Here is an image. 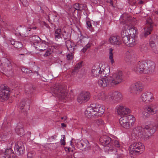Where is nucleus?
Returning <instances> with one entry per match:
<instances>
[{"label":"nucleus","mask_w":158,"mask_h":158,"mask_svg":"<svg viewBox=\"0 0 158 158\" xmlns=\"http://www.w3.org/2000/svg\"><path fill=\"white\" fill-rule=\"evenodd\" d=\"M52 93L60 99H66L68 94L67 90L61 84H56L52 89Z\"/></svg>","instance_id":"nucleus-6"},{"label":"nucleus","mask_w":158,"mask_h":158,"mask_svg":"<svg viewBox=\"0 0 158 158\" xmlns=\"http://www.w3.org/2000/svg\"><path fill=\"white\" fill-rule=\"evenodd\" d=\"M82 62L81 61L76 64L74 69L73 70V72H77L79 69L82 66Z\"/></svg>","instance_id":"nucleus-38"},{"label":"nucleus","mask_w":158,"mask_h":158,"mask_svg":"<svg viewBox=\"0 0 158 158\" xmlns=\"http://www.w3.org/2000/svg\"><path fill=\"white\" fill-rule=\"evenodd\" d=\"M117 111L118 114L124 115L130 113L131 110L125 106L119 105L117 108Z\"/></svg>","instance_id":"nucleus-21"},{"label":"nucleus","mask_w":158,"mask_h":158,"mask_svg":"<svg viewBox=\"0 0 158 158\" xmlns=\"http://www.w3.org/2000/svg\"><path fill=\"white\" fill-rule=\"evenodd\" d=\"M158 110V106L156 104H152L144 107L142 112L143 116L144 118L149 117L151 115L154 114Z\"/></svg>","instance_id":"nucleus-9"},{"label":"nucleus","mask_w":158,"mask_h":158,"mask_svg":"<svg viewBox=\"0 0 158 158\" xmlns=\"http://www.w3.org/2000/svg\"><path fill=\"white\" fill-rule=\"evenodd\" d=\"M140 51L143 52H147L148 50V47L146 44L141 45L140 47Z\"/></svg>","instance_id":"nucleus-42"},{"label":"nucleus","mask_w":158,"mask_h":158,"mask_svg":"<svg viewBox=\"0 0 158 158\" xmlns=\"http://www.w3.org/2000/svg\"><path fill=\"white\" fill-rule=\"evenodd\" d=\"M124 20V26L121 32L122 37L129 35H134L136 31L135 28L132 27L131 25L133 24L134 22L131 17L129 16L126 14L122 15L120 18L121 21L123 22Z\"/></svg>","instance_id":"nucleus-3"},{"label":"nucleus","mask_w":158,"mask_h":158,"mask_svg":"<svg viewBox=\"0 0 158 158\" xmlns=\"http://www.w3.org/2000/svg\"><path fill=\"white\" fill-rule=\"evenodd\" d=\"M15 131L17 134L20 136H21L24 135V131L23 128V125L22 122H19L18 123L15 129Z\"/></svg>","instance_id":"nucleus-24"},{"label":"nucleus","mask_w":158,"mask_h":158,"mask_svg":"<svg viewBox=\"0 0 158 158\" xmlns=\"http://www.w3.org/2000/svg\"><path fill=\"white\" fill-rule=\"evenodd\" d=\"M140 98L143 102L147 103L152 102L154 99V97L152 93L148 92L143 93Z\"/></svg>","instance_id":"nucleus-19"},{"label":"nucleus","mask_w":158,"mask_h":158,"mask_svg":"<svg viewBox=\"0 0 158 158\" xmlns=\"http://www.w3.org/2000/svg\"><path fill=\"white\" fill-rule=\"evenodd\" d=\"M6 157L5 152L0 153V158H6Z\"/></svg>","instance_id":"nucleus-60"},{"label":"nucleus","mask_w":158,"mask_h":158,"mask_svg":"<svg viewBox=\"0 0 158 158\" xmlns=\"http://www.w3.org/2000/svg\"><path fill=\"white\" fill-rule=\"evenodd\" d=\"M70 53L67 56V58L68 60H71L73 58V52H73H70Z\"/></svg>","instance_id":"nucleus-53"},{"label":"nucleus","mask_w":158,"mask_h":158,"mask_svg":"<svg viewBox=\"0 0 158 158\" xmlns=\"http://www.w3.org/2000/svg\"><path fill=\"white\" fill-rule=\"evenodd\" d=\"M155 65L152 61H139L135 65L133 69L137 73L151 74L154 71Z\"/></svg>","instance_id":"nucleus-4"},{"label":"nucleus","mask_w":158,"mask_h":158,"mask_svg":"<svg viewBox=\"0 0 158 158\" xmlns=\"http://www.w3.org/2000/svg\"><path fill=\"white\" fill-rule=\"evenodd\" d=\"M20 2L25 6H27L28 4L27 0H20Z\"/></svg>","instance_id":"nucleus-56"},{"label":"nucleus","mask_w":158,"mask_h":158,"mask_svg":"<svg viewBox=\"0 0 158 158\" xmlns=\"http://www.w3.org/2000/svg\"><path fill=\"white\" fill-rule=\"evenodd\" d=\"M38 45L39 46V48H38L37 46L35 47V48L36 49H37V50L40 52L46 50L48 47L47 42L45 41H42L41 42L40 41Z\"/></svg>","instance_id":"nucleus-26"},{"label":"nucleus","mask_w":158,"mask_h":158,"mask_svg":"<svg viewBox=\"0 0 158 158\" xmlns=\"http://www.w3.org/2000/svg\"><path fill=\"white\" fill-rule=\"evenodd\" d=\"M62 32L60 29H57L55 31L54 35L55 39H59L61 38V36Z\"/></svg>","instance_id":"nucleus-36"},{"label":"nucleus","mask_w":158,"mask_h":158,"mask_svg":"<svg viewBox=\"0 0 158 158\" xmlns=\"http://www.w3.org/2000/svg\"><path fill=\"white\" fill-rule=\"evenodd\" d=\"M64 149L65 151L68 152L67 153H70L72 152V153L73 150H71V149L69 147H65L64 148Z\"/></svg>","instance_id":"nucleus-58"},{"label":"nucleus","mask_w":158,"mask_h":158,"mask_svg":"<svg viewBox=\"0 0 158 158\" xmlns=\"http://www.w3.org/2000/svg\"><path fill=\"white\" fill-rule=\"evenodd\" d=\"M45 51V53L44 54V55L45 56H48L50 55L52 52L51 51L50 48H48L47 49H46Z\"/></svg>","instance_id":"nucleus-51"},{"label":"nucleus","mask_w":158,"mask_h":158,"mask_svg":"<svg viewBox=\"0 0 158 158\" xmlns=\"http://www.w3.org/2000/svg\"><path fill=\"white\" fill-rule=\"evenodd\" d=\"M113 49L112 48H110L109 49V58L110 60L111 64H113L114 63V61L113 58V54L112 52Z\"/></svg>","instance_id":"nucleus-40"},{"label":"nucleus","mask_w":158,"mask_h":158,"mask_svg":"<svg viewBox=\"0 0 158 158\" xmlns=\"http://www.w3.org/2000/svg\"><path fill=\"white\" fill-rule=\"evenodd\" d=\"M86 7L85 5L84 4H79V10H81L85 9Z\"/></svg>","instance_id":"nucleus-57"},{"label":"nucleus","mask_w":158,"mask_h":158,"mask_svg":"<svg viewBox=\"0 0 158 158\" xmlns=\"http://www.w3.org/2000/svg\"><path fill=\"white\" fill-rule=\"evenodd\" d=\"M136 59V55L133 51L129 50L126 52L125 60L127 62L134 63Z\"/></svg>","instance_id":"nucleus-18"},{"label":"nucleus","mask_w":158,"mask_h":158,"mask_svg":"<svg viewBox=\"0 0 158 158\" xmlns=\"http://www.w3.org/2000/svg\"><path fill=\"white\" fill-rule=\"evenodd\" d=\"M66 158H74L73 156L71 153H67Z\"/></svg>","instance_id":"nucleus-61"},{"label":"nucleus","mask_w":158,"mask_h":158,"mask_svg":"<svg viewBox=\"0 0 158 158\" xmlns=\"http://www.w3.org/2000/svg\"><path fill=\"white\" fill-rule=\"evenodd\" d=\"M10 90L8 87L5 85H2L0 86V101L4 102L6 101L9 98Z\"/></svg>","instance_id":"nucleus-10"},{"label":"nucleus","mask_w":158,"mask_h":158,"mask_svg":"<svg viewBox=\"0 0 158 158\" xmlns=\"http://www.w3.org/2000/svg\"><path fill=\"white\" fill-rule=\"evenodd\" d=\"M80 41L82 43V45H85L84 47L81 50V51L83 53H85L87 49L90 47V44H89V42L86 39L85 40L84 39L81 40Z\"/></svg>","instance_id":"nucleus-28"},{"label":"nucleus","mask_w":158,"mask_h":158,"mask_svg":"<svg viewBox=\"0 0 158 158\" xmlns=\"http://www.w3.org/2000/svg\"><path fill=\"white\" fill-rule=\"evenodd\" d=\"M5 152L7 158H15L16 156L14 152L10 148L7 149Z\"/></svg>","instance_id":"nucleus-30"},{"label":"nucleus","mask_w":158,"mask_h":158,"mask_svg":"<svg viewBox=\"0 0 158 158\" xmlns=\"http://www.w3.org/2000/svg\"><path fill=\"white\" fill-rule=\"evenodd\" d=\"M115 152L117 155V158H122L123 156V152L122 150H120V148H118Z\"/></svg>","instance_id":"nucleus-39"},{"label":"nucleus","mask_w":158,"mask_h":158,"mask_svg":"<svg viewBox=\"0 0 158 158\" xmlns=\"http://www.w3.org/2000/svg\"><path fill=\"white\" fill-rule=\"evenodd\" d=\"M135 34H134V35H131V36L130 35V37L129 39V42L128 44H127V46L132 47L136 44V42L135 39Z\"/></svg>","instance_id":"nucleus-29"},{"label":"nucleus","mask_w":158,"mask_h":158,"mask_svg":"<svg viewBox=\"0 0 158 158\" xmlns=\"http://www.w3.org/2000/svg\"><path fill=\"white\" fill-rule=\"evenodd\" d=\"M109 100L110 101L114 100L116 101H119L122 98V94L118 91H115L113 93L110 95L108 96Z\"/></svg>","instance_id":"nucleus-22"},{"label":"nucleus","mask_w":158,"mask_h":158,"mask_svg":"<svg viewBox=\"0 0 158 158\" xmlns=\"http://www.w3.org/2000/svg\"><path fill=\"white\" fill-rule=\"evenodd\" d=\"M150 40L153 41L154 43L158 44V35H154L151 37Z\"/></svg>","instance_id":"nucleus-41"},{"label":"nucleus","mask_w":158,"mask_h":158,"mask_svg":"<svg viewBox=\"0 0 158 158\" xmlns=\"http://www.w3.org/2000/svg\"><path fill=\"white\" fill-rule=\"evenodd\" d=\"M100 75H101L102 76H107L106 75L110 72L109 69L108 70L107 69L105 68V69H103L101 68H100Z\"/></svg>","instance_id":"nucleus-37"},{"label":"nucleus","mask_w":158,"mask_h":158,"mask_svg":"<svg viewBox=\"0 0 158 158\" xmlns=\"http://www.w3.org/2000/svg\"><path fill=\"white\" fill-rule=\"evenodd\" d=\"M2 70L3 72L10 74L12 73V66L10 61L7 59H5V62L2 64Z\"/></svg>","instance_id":"nucleus-17"},{"label":"nucleus","mask_w":158,"mask_h":158,"mask_svg":"<svg viewBox=\"0 0 158 158\" xmlns=\"http://www.w3.org/2000/svg\"><path fill=\"white\" fill-rule=\"evenodd\" d=\"M146 22L145 27L144 28L145 37H146L148 35L150 34L153 25V22L150 18H148L147 19Z\"/></svg>","instance_id":"nucleus-16"},{"label":"nucleus","mask_w":158,"mask_h":158,"mask_svg":"<svg viewBox=\"0 0 158 158\" xmlns=\"http://www.w3.org/2000/svg\"><path fill=\"white\" fill-rule=\"evenodd\" d=\"M75 143L77 148L83 151H86L90 149L89 142L86 139L78 141Z\"/></svg>","instance_id":"nucleus-13"},{"label":"nucleus","mask_w":158,"mask_h":158,"mask_svg":"<svg viewBox=\"0 0 158 158\" xmlns=\"http://www.w3.org/2000/svg\"><path fill=\"white\" fill-rule=\"evenodd\" d=\"M94 98V99L96 100L101 99L102 100H105L106 99L109 100V98L108 96H107L103 92H100L97 96H95Z\"/></svg>","instance_id":"nucleus-27"},{"label":"nucleus","mask_w":158,"mask_h":158,"mask_svg":"<svg viewBox=\"0 0 158 158\" xmlns=\"http://www.w3.org/2000/svg\"><path fill=\"white\" fill-rule=\"evenodd\" d=\"M156 131V127L152 124L146 125L144 128L137 126L134 128L131 133L132 140H136L140 138L142 140L147 141L150 139Z\"/></svg>","instance_id":"nucleus-1"},{"label":"nucleus","mask_w":158,"mask_h":158,"mask_svg":"<svg viewBox=\"0 0 158 158\" xmlns=\"http://www.w3.org/2000/svg\"><path fill=\"white\" fill-rule=\"evenodd\" d=\"M79 4L75 3L73 5V7L72 8V10H74V12L76 10H79Z\"/></svg>","instance_id":"nucleus-50"},{"label":"nucleus","mask_w":158,"mask_h":158,"mask_svg":"<svg viewBox=\"0 0 158 158\" xmlns=\"http://www.w3.org/2000/svg\"><path fill=\"white\" fill-rule=\"evenodd\" d=\"M135 118L132 115L121 117L119 120L121 126L126 129H129L133 126Z\"/></svg>","instance_id":"nucleus-7"},{"label":"nucleus","mask_w":158,"mask_h":158,"mask_svg":"<svg viewBox=\"0 0 158 158\" xmlns=\"http://www.w3.org/2000/svg\"><path fill=\"white\" fill-rule=\"evenodd\" d=\"M21 70L23 72L27 74L28 73H30L32 72L31 70H29L28 69H25L24 68H22L21 69Z\"/></svg>","instance_id":"nucleus-54"},{"label":"nucleus","mask_w":158,"mask_h":158,"mask_svg":"<svg viewBox=\"0 0 158 158\" xmlns=\"http://www.w3.org/2000/svg\"><path fill=\"white\" fill-rule=\"evenodd\" d=\"M90 98L89 92L84 91L81 93L77 98V101L80 103L86 102L89 100Z\"/></svg>","instance_id":"nucleus-14"},{"label":"nucleus","mask_w":158,"mask_h":158,"mask_svg":"<svg viewBox=\"0 0 158 158\" xmlns=\"http://www.w3.org/2000/svg\"><path fill=\"white\" fill-rule=\"evenodd\" d=\"M121 147V144L119 142L115 140L114 142L112 141L110 143L104 147V150L105 152L110 153L113 151L115 152L116 150V148H120Z\"/></svg>","instance_id":"nucleus-11"},{"label":"nucleus","mask_w":158,"mask_h":158,"mask_svg":"<svg viewBox=\"0 0 158 158\" xmlns=\"http://www.w3.org/2000/svg\"><path fill=\"white\" fill-rule=\"evenodd\" d=\"M100 68H101L100 67L98 68L94 67L92 70V75L94 77H97V76L99 74H100V71H101Z\"/></svg>","instance_id":"nucleus-32"},{"label":"nucleus","mask_w":158,"mask_h":158,"mask_svg":"<svg viewBox=\"0 0 158 158\" xmlns=\"http://www.w3.org/2000/svg\"><path fill=\"white\" fill-rule=\"evenodd\" d=\"M10 123H6V122H4L2 124V128L3 130H6L10 127Z\"/></svg>","instance_id":"nucleus-44"},{"label":"nucleus","mask_w":158,"mask_h":158,"mask_svg":"<svg viewBox=\"0 0 158 158\" xmlns=\"http://www.w3.org/2000/svg\"><path fill=\"white\" fill-rule=\"evenodd\" d=\"M27 33H25V31H23L22 33L20 34L22 36L27 37L33 34V32H31V28H27Z\"/></svg>","instance_id":"nucleus-34"},{"label":"nucleus","mask_w":158,"mask_h":158,"mask_svg":"<svg viewBox=\"0 0 158 158\" xmlns=\"http://www.w3.org/2000/svg\"><path fill=\"white\" fill-rule=\"evenodd\" d=\"M66 45L68 50L70 52H73L75 50V47L77 46L73 42L68 40L65 42Z\"/></svg>","instance_id":"nucleus-25"},{"label":"nucleus","mask_w":158,"mask_h":158,"mask_svg":"<svg viewBox=\"0 0 158 158\" xmlns=\"http://www.w3.org/2000/svg\"><path fill=\"white\" fill-rule=\"evenodd\" d=\"M80 153L78 152H75L73 154V156L74 158H79V155Z\"/></svg>","instance_id":"nucleus-59"},{"label":"nucleus","mask_w":158,"mask_h":158,"mask_svg":"<svg viewBox=\"0 0 158 158\" xmlns=\"http://www.w3.org/2000/svg\"><path fill=\"white\" fill-rule=\"evenodd\" d=\"M14 148L15 153L19 155H23L25 151L23 143L21 141H19L15 143Z\"/></svg>","instance_id":"nucleus-15"},{"label":"nucleus","mask_w":158,"mask_h":158,"mask_svg":"<svg viewBox=\"0 0 158 158\" xmlns=\"http://www.w3.org/2000/svg\"><path fill=\"white\" fill-rule=\"evenodd\" d=\"M86 22L87 28L90 30L92 29V26L91 21L89 20H86Z\"/></svg>","instance_id":"nucleus-52"},{"label":"nucleus","mask_w":158,"mask_h":158,"mask_svg":"<svg viewBox=\"0 0 158 158\" xmlns=\"http://www.w3.org/2000/svg\"><path fill=\"white\" fill-rule=\"evenodd\" d=\"M123 79V73L122 71L110 74L109 76H104L103 78L98 81V85L102 88L106 86L111 87L116 85L122 82Z\"/></svg>","instance_id":"nucleus-2"},{"label":"nucleus","mask_w":158,"mask_h":158,"mask_svg":"<svg viewBox=\"0 0 158 158\" xmlns=\"http://www.w3.org/2000/svg\"><path fill=\"white\" fill-rule=\"evenodd\" d=\"M15 43V41L13 40H10L9 44H11L14 46V44Z\"/></svg>","instance_id":"nucleus-62"},{"label":"nucleus","mask_w":158,"mask_h":158,"mask_svg":"<svg viewBox=\"0 0 158 158\" xmlns=\"http://www.w3.org/2000/svg\"><path fill=\"white\" fill-rule=\"evenodd\" d=\"M106 1L107 2L109 3L112 6H113V3L112 0H106Z\"/></svg>","instance_id":"nucleus-63"},{"label":"nucleus","mask_w":158,"mask_h":158,"mask_svg":"<svg viewBox=\"0 0 158 158\" xmlns=\"http://www.w3.org/2000/svg\"><path fill=\"white\" fill-rule=\"evenodd\" d=\"M25 88V92L28 94H31L32 92V90L33 89V88L31 86H30V89L28 88L27 85H26Z\"/></svg>","instance_id":"nucleus-49"},{"label":"nucleus","mask_w":158,"mask_h":158,"mask_svg":"<svg viewBox=\"0 0 158 158\" xmlns=\"http://www.w3.org/2000/svg\"><path fill=\"white\" fill-rule=\"evenodd\" d=\"M143 88L142 84L140 82H137L131 86L130 91L131 93L134 95H137L142 91Z\"/></svg>","instance_id":"nucleus-12"},{"label":"nucleus","mask_w":158,"mask_h":158,"mask_svg":"<svg viewBox=\"0 0 158 158\" xmlns=\"http://www.w3.org/2000/svg\"><path fill=\"white\" fill-rule=\"evenodd\" d=\"M144 146L142 143L135 142L130 146L129 150L131 154L135 155L141 153L144 151Z\"/></svg>","instance_id":"nucleus-8"},{"label":"nucleus","mask_w":158,"mask_h":158,"mask_svg":"<svg viewBox=\"0 0 158 158\" xmlns=\"http://www.w3.org/2000/svg\"><path fill=\"white\" fill-rule=\"evenodd\" d=\"M33 42V45H38L39 44L41 41V39L37 35H34L30 39Z\"/></svg>","instance_id":"nucleus-31"},{"label":"nucleus","mask_w":158,"mask_h":158,"mask_svg":"<svg viewBox=\"0 0 158 158\" xmlns=\"http://www.w3.org/2000/svg\"><path fill=\"white\" fill-rule=\"evenodd\" d=\"M99 140L102 145L104 147L110 143L112 141L110 137L105 135L101 136Z\"/></svg>","instance_id":"nucleus-23"},{"label":"nucleus","mask_w":158,"mask_h":158,"mask_svg":"<svg viewBox=\"0 0 158 158\" xmlns=\"http://www.w3.org/2000/svg\"><path fill=\"white\" fill-rule=\"evenodd\" d=\"M35 153L34 151H30L28 152L27 154L28 158H32L35 156Z\"/></svg>","instance_id":"nucleus-48"},{"label":"nucleus","mask_w":158,"mask_h":158,"mask_svg":"<svg viewBox=\"0 0 158 158\" xmlns=\"http://www.w3.org/2000/svg\"><path fill=\"white\" fill-rule=\"evenodd\" d=\"M104 123L102 120L101 119H98L92 122L91 126H95V127H97L99 126V125H102Z\"/></svg>","instance_id":"nucleus-35"},{"label":"nucleus","mask_w":158,"mask_h":158,"mask_svg":"<svg viewBox=\"0 0 158 158\" xmlns=\"http://www.w3.org/2000/svg\"><path fill=\"white\" fill-rule=\"evenodd\" d=\"M104 110L103 105L100 104H91L85 111L86 116L88 118L95 116H101L104 113Z\"/></svg>","instance_id":"nucleus-5"},{"label":"nucleus","mask_w":158,"mask_h":158,"mask_svg":"<svg viewBox=\"0 0 158 158\" xmlns=\"http://www.w3.org/2000/svg\"><path fill=\"white\" fill-rule=\"evenodd\" d=\"M110 43L113 45H119L122 44L120 37L117 35H112L109 39Z\"/></svg>","instance_id":"nucleus-20"},{"label":"nucleus","mask_w":158,"mask_h":158,"mask_svg":"<svg viewBox=\"0 0 158 158\" xmlns=\"http://www.w3.org/2000/svg\"><path fill=\"white\" fill-rule=\"evenodd\" d=\"M23 47V44L20 42L15 41V43L14 44V47L16 48H20Z\"/></svg>","instance_id":"nucleus-45"},{"label":"nucleus","mask_w":158,"mask_h":158,"mask_svg":"<svg viewBox=\"0 0 158 158\" xmlns=\"http://www.w3.org/2000/svg\"><path fill=\"white\" fill-rule=\"evenodd\" d=\"M157 121L158 122L157 123L156 125V127L158 129V114L156 115V119Z\"/></svg>","instance_id":"nucleus-64"},{"label":"nucleus","mask_w":158,"mask_h":158,"mask_svg":"<svg viewBox=\"0 0 158 158\" xmlns=\"http://www.w3.org/2000/svg\"><path fill=\"white\" fill-rule=\"evenodd\" d=\"M156 43L153 42V41H150V40L149 41V45L151 48L152 51L155 54H158V51L156 48Z\"/></svg>","instance_id":"nucleus-33"},{"label":"nucleus","mask_w":158,"mask_h":158,"mask_svg":"<svg viewBox=\"0 0 158 158\" xmlns=\"http://www.w3.org/2000/svg\"><path fill=\"white\" fill-rule=\"evenodd\" d=\"M27 101L26 99L23 100L20 102L19 106L20 109L23 110L24 108L25 109L26 102Z\"/></svg>","instance_id":"nucleus-43"},{"label":"nucleus","mask_w":158,"mask_h":158,"mask_svg":"<svg viewBox=\"0 0 158 158\" xmlns=\"http://www.w3.org/2000/svg\"><path fill=\"white\" fill-rule=\"evenodd\" d=\"M62 36L64 40L68 39L69 37V36L68 32H66L65 30H64L62 32Z\"/></svg>","instance_id":"nucleus-47"},{"label":"nucleus","mask_w":158,"mask_h":158,"mask_svg":"<svg viewBox=\"0 0 158 158\" xmlns=\"http://www.w3.org/2000/svg\"><path fill=\"white\" fill-rule=\"evenodd\" d=\"M130 35L129 36H126L122 37V40L124 44H125L127 46V44H128L129 41V39L130 38Z\"/></svg>","instance_id":"nucleus-46"},{"label":"nucleus","mask_w":158,"mask_h":158,"mask_svg":"<svg viewBox=\"0 0 158 158\" xmlns=\"http://www.w3.org/2000/svg\"><path fill=\"white\" fill-rule=\"evenodd\" d=\"M63 136V139H61L60 140V143L61 145H64L65 144V135H62Z\"/></svg>","instance_id":"nucleus-55"}]
</instances>
